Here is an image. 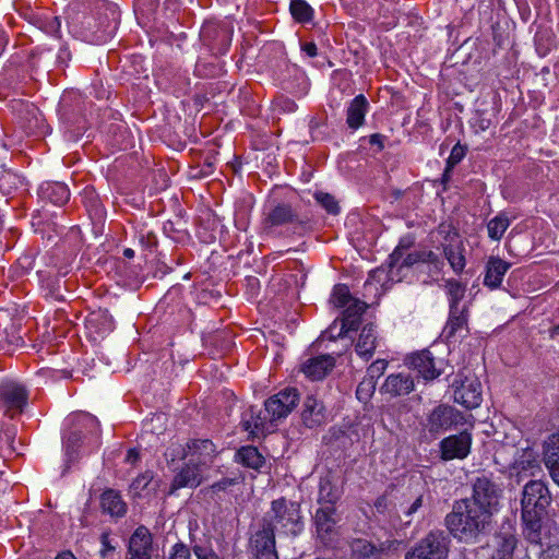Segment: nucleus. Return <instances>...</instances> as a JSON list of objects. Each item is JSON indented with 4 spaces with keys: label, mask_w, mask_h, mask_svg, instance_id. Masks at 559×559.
Listing matches in <instances>:
<instances>
[{
    "label": "nucleus",
    "mask_w": 559,
    "mask_h": 559,
    "mask_svg": "<svg viewBox=\"0 0 559 559\" xmlns=\"http://www.w3.org/2000/svg\"><path fill=\"white\" fill-rule=\"evenodd\" d=\"M491 520L487 511L465 498L454 501L451 512L444 518V525L454 538L475 542L489 530Z\"/></svg>",
    "instance_id": "f257e3e1"
},
{
    "label": "nucleus",
    "mask_w": 559,
    "mask_h": 559,
    "mask_svg": "<svg viewBox=\"0 0 559 559\" xmlns=\"http://www.w3.org/2000/svg\"><path fill=\"white\" fill-rule=\"evenodd\" d=\"M263 518H270L273 532L278 526L285 534L297 536L304 530L300 504L285 498L273 500L271 510Z\"/></svg>",
    "instance_id": "f03ea898"
},
{
    "label": "nucleus",
    "mask_w": 559,
    "mask_h": 559,
    "mask_svg": "<svg viewBox=\"0 0 559 559\" xmlns=\"http://www.w3.org/2000/svg\"><path fill=\"white\" fill-rule=\"evenodd\" d=\"M501 496L500 485L492 477L480 475L474 479L472 497L467 499L483 511H487L488 515L492 518L493 513L498 511Z\"/></svg>",
    "instance_id": "7ed1b4c3"
},
{
    "label": "nucleus",
    "mask_w": 559,
    "mask_h": 559,
    "mask_svg": "<svg viewBox=\"0 0 559 559\" xmlns=\"http://www.w3.org/2000/svg\"><path fill=\"white\" fill-rule=\"evenodd\" d=\"M454 402L465 408H476L481 403V384L479 380L468 371V374L460 372L452 382Z\"/></svg>",
    "instance_id": "20e7f679"
},
{
    "label": "nucleus",
    "mask_w": 559,
    "mask_h": 559,
    "mask_svg": "<svg viewBox=\"0 0 559 559\" xmlns=\"http://www.w3.org/2000/svg\"><path fill=\"white\" fill-rule=\"evenodd\" d=\"M249 552L254 559H278L270 518H262L261 528L251 535Z\"/></svg>",
    "instance_id": "39448f33"
},
{
    "label": "nucleus",
    "mask_w": 559,
    "mask_h": 559,
    "mask_svg": "<svg viewBox=\"0 0 559 559\" xmlns=\"http://www.w3.org/2000/svg\"><path fill=\"white\" fill-rule=\"evenodd\" d=\"M450 533L443 530H432L412 549L427 559H447L450 551ZM418 557V555H416Z\"/></svg>",
    "instance_id": "423d86ee"
},
{
    "label": "nucleus",
    "mask_w": 559,
    "mask_h": 559,
    "mask_svg": "<svg viewBox=\"0 0 559 559\" xmlns=\"http://www.w3.org/2000/svg\"><path fill=\"white\" fill-rule=\"evenodd\" d=\"M308 221L299 217L293 206L288 203H278L273 206L263 221V228L267 234L278 226L292 225L295 233L305 230Z\"/></svg>",
    "instance_id": "0eeeda50"
},
{
    "label": "nucleus",
    "mask_w": 559,
    "mask_h": 559,
    "mask_svg": "<svg viewBox=\"0 0 559 559\" xmlns=\"http://www.w3.org/2000/svg\"><path fill=\"white\" fill-rule=\"evenodd\" d=\"M299 402V394L295 388H286L269 397L264 403V413L276 425L286 418Z\"/></svg>",
    "instance_id": "6e6552de"
},
{
    "label": "nucleus",
    "mask_w": 559,
    "mask_h": 559,
    "mask_svg": "<svg viewBox=\"0 0 559 559\" xmlns=\"http://www.w3.org/2000/svg\"><path fill=\"white\" fill-rule=\"evenodd\" d=\"M0 403L4 412L13 418L23 413L27 404L26 389L15 381H2L0 383Z\"/></svg>",
    "instance_id": "1a4fd4ad"
},
{
    "label": "nucleus",
    "mask_w": 559,
    "mask_h": 559,
    "mask_svg": "<svg viewBox=\"0 0 559 559\" xmlns=\"http://www.w3.org/2000/svg\"><path fill=\"white\" fill-rule=\"evenodd\" d=\"M550 503L551 495L544 481L531 480L524 486L521 499V511L546 512Z\"/></svg>",
    "instance_id": "9d476101"
},
{
    "label": "nucleus",
    "mask_w": 559,
    "mask_h": 559,
    "mask_svg": "<svg viewBox=\"0 0 559 559\" xmlns=\"http://www.w3.org/2000/svg\"><path fill=\"white\" fill-rule=\"evenodd\" d=\"M464 416L461 412L450 405H438L427 418V429L430 433H441L459 424H462Z\"/></svg>",
    "instance_id": "9b49d317"
},
{
    "label": "nucleus",
    "mask_w": 559,
    "mask_h": 559,
    "mask_svg": "<svg viewBox=\"0 0 559 559\" xmlns=\"http://www.w3.org/2000/svg\"><path fill=\"white\" fill-rule=\"evenodd\" d=\"M472 447V436L467 431H462L459 435H452L444 438L440 444V457L443 461L463 460L469 452Z\"/></svg>",
    "instance_id": "f8f14e48"
},
{
    "label": "nucleus",
    "mask_w": 559,
    "mask_h": 559,
    "mask_svg": "<svg viewBox=\"0 0 559 559\" xmlns=\"http://www.w3.org/2000/svg\"><path fill=\"white\" fill-rule=\"evenodd\" d=\"M546 512L522 510V534L526 542L532 545L542 546L543 540L548 536V530L544 526L543 520Z\"/></svg>",
    "instance_id": "ddd939ff"
},
{
    "label": "nucleus",
    "mask_w": 559,
    "mask_h": 559,
    "mask_svg": "<svg viewBox=\"0 0 559 559\" xmlns=\"http://www.w3.org/2000/svg\"><path fill=\"white\" fill-rule=\"evenodd\" d=\"M241 425L246 431L258 438L275 429V424L271 420V417L264 411H255L253 407L243 413Z\"/></svg>",
    "instance_id": "4468645a"
},
{
    "label": "nucleus",
    "mask_w": 559,
    "mask_h": 559,
    "mask_svg": "<svg viewBox=\"0 0 559 559\" xmlns=\"http://www.w3.org/2000/svg\"><path fill=\"white\" fill-rule=\"evenodd\" d=\"M153 538L144 526L138 527L131 535L127 559H152Z\"/></svg>",
    "instance_id": "2eb2a0df"
},
{
    "label": "nucleus",
    "mask_w": 559,
    "mask_h": 559,
    "mask_svg": "<svg viewBox=\"0 0 559 559\" xmlns=\"http://www.w3.org/2000/svg\"><path fill=\"white\" fill-rule=\"evenodd\" d=\"M200 459L194 462L193 459L189 461L174 477L169 495L175 493L181 488H195L202 483V475L200 469Z\"/></svg>",
    "instance_id": "dca6fc26"
},
{
    "label": "nucleus",
    "mask_w": 559,
    "mask_h": 559,
    "mask_svg": "<svg viewBox=\"0 0 559 559\" xmlns=\"http://www.w3.org/2000/svg\"><path fill=\"white\" fill-rule=\"evenodd\" d=\"M406 364L412 370L417 371L425 380H433L441 373V371L436 368L431 353L427 349L409 355L406 358Z\"/></svg>",
    "instance_id": "f3484780"
},
{
    "label": "nucleus",
    "mask_w": 559,
    "mask_h": 559,
    "mask_svg": "<svg viewBox=\"0 0 559 559\" xmlns=\"http://www.w3.org/2000/svg\"><path fill=\"white\" fill-rule=\"evenodd\" d=\"M336 509L333 506L320 507L314 515V524L318 536L322 540L330 539L335 533L336 524L338 522Z\"/></svg>",
    "instance_id": "a211bd4d"
},
{
    "label": "nucleus",
    "mask_w": 559,
    "mask_h": 559,
    "mask_svg": "<svg viewBox=\"0 0 559 559\" xmlns=\"http://www.w3.org/2000/svg\"><path fill=\"white\" fill-rule=\"evenodd\" d=\"M543 461L551 479L559 486V433L549 436L544 442Z\"/></svg>",
    "instance_id": "6ab92c4d"
},
{
    "label": "nucleus",
    "mask_w": 559,
    "mask_h": 559,
    "mask_svg": "<svg viewBox=\"0 0 559 559\" xmlns=\"http://www.w3.org/2000/svg\"><path fill=\"white\" fill-rule=\"evenodd\" d=\"M411 242L401 241L399 246L394 249V251L390 254L389 258V273L393 278V270L395 267H411L416 263L423 262L421 250L414 251L405 254L406 250L409 248Z\"/></svg>",
    "instance_id": "aec40b11"
},
{
    "label": "nucleus",
    "mask_w": 559,
    "mask_h": 559,
    "mask_svg": "<svg viewBox=\"0 0 559 559\" xmlns=\"http://www.w3.org/2000/svg\"><path fill=\"white\" fill-rule=\"evenodd\" d=\"M301 419L308 428H314L325 423V407L314 395H308L304 401Z\"/></svg>",
    "instance_id": "412c9836"
},
{
    "label": "nucleus",
    "mask_w": 559,
    "mask_h": 559,
    "mask_svg": "<svg viewBox=\"0 0 559 559\" xmlns=\"http://www.w3.org/2000/svg\"><path fill=\"white\" fill-rule=\"evenodd\" d=\"M367 309V304L364 301L352 300V302L343 311L340 319L338 336H345L347 332L356 330L359 325L361 316Z\"/></svg>",
    "instance_id": "4be33fe9"
},
{
    "label": "nucleus",
    "mask_w": 559,
    "mask_h": 559,
    "mask_svg": "<svg viewBox=\"0 0 559 559\" xmlns=\"http://www.w3.org/2000/svg\"><path fill=\"white\" fill-rule=\"evenodd\" d=\"M414 379L408 373L390 374L381 386V392L392 397L407 395L414 390Z\"/></svg>",
    "instance_id": "5701e85b"
},
{
    "label": "nucleus",
    "mask_w": 559,
    "mask_h": 559,
    "mask_svg": "<svg viewBox=\"0 0 559 559\" xmlns=\"http://www.w3.org/2000/svg\"><path fill=\"white\" fill-rule=\"evenodd\" d=\"M511 267V263L499 257L491 255L488 258L485 267L484 285L490 289L500 287L503 276Z\"/></svg>",
    "instance_id": "b1692460"
},
{
    "label": "nucleus",
    "mask_w": 559,
    "mask_h": 559,
    "mask_svg": "<svg viewBox=\"0 0 559 559\" xmlns=\"http://www.w3.org/2000/svg\"><path fill=\"white\" fill-rule=\"evenodd\" d=\"M467 306L464 305L459 309H450L449 319L443 328V335L447 340L453 338L456 335L462 336L463 332H467Z\"/></svg>",
    "instance_id": "393cba45"
},
{
    "label": "nucleus",
    "mask_w": 559,
    "mask_h": 559,
    "mask_svg": "<svg viewBox=\"0 0 559 559\" xmlns=\"http://www.w3.org/2000/svg\"><path fill=\"white\" fill-rule=\"evenodd\" d=\"M335 366L331 355H322L308 359L302 366V372L311 380L323 379Z\"/></svg>",
    "instance_id": "a878e982"
},
{
    "label": "nucleus",
    "mask_w": 559,
    "mask_h": 559,
    "mask_svg": "<svg viewBox=\"0 0 559 559\" xmlns=\"http://www.w3.org/2000/svg\"><path fill=\"white\" fill-rule=\"evenodd\" d=\"M518 542L514 528L510 524L502 525L496 535L498 559H512Z\"/></svg>",
    "instance_id": "bb28decb"
},
{
    "label": "nucleus",
    "mask_w": 559,
    "mask_h": 559,
    "mask_svg": "<svg viewBox=\"0 0 559 559\" xmlns=\"http://www.w3.org/2000/svg\"><path fill=\"white\" fill-rule=\"evenodd\" d=\"M342 488L337 484V479H335L331 474H328L320 478L319 481V492H318V503L322 507L333 506L341 499L342 497Z\"/></svg>",
    "instance_id": "cd10ccee"
},
{
    "label": "nucleus",
    "mask_w": 559,
    "mask_h": 559,
    "mask_svg": "<svg viewBox=\"0 0 559 559\" xmlns=\"http://www.w3.org/2000/svg\"><path fill=\"white\" fill-rule=\"evenodd\" d=\"M353 559H383L385 555L384 544L376 545L364 538L354 539L350 543Z\"/></svg>",
    "instance_id": "c85d7f7f"
},
{
    "label": "nucleus",
    "mask_w": 559,
    "mask_h": 559,
    "mask_svg": "<svg viewBox=\"0 0 559 559\" xmlns=\"http://www.w3.org/2000/svg\"><path fill=\"white\" fill-rule=\"evenodd\" d=\"M377 347V333L372 324H367L362 328L358 340L355 344V350L358 356L369 360Z\"/></svg>",
    "instance_id": "c756f323"
},
{
    "label": "nucleus",
    "mask_w": 559,
    "mask_h": 559,
    "mask_svg": "<svg viewBox=\"0 0 559 559\" xmlns=\"http://www.w3.org/2000/svg\"><path fill=\"white\" fill-rule=\"evenodd\" d=\"M454 236L455 239L452 238L448 245L443 246V253L452 270L459 274L464 270L466 261L463 242L459 239L456 234H454Z\"/></svg>",
    "instance_id": "7c9ffc66"
},
{
    "label": "nucleus",
    "mask_w": 559,
    "mask_h": 559,
    "mask_svg": "<svg viewBox=\"0 0 559 559\" xmlns=\"http://www.w3.org/2000/svg\"><path fill=\"white\" fill-rule=\"evenodd\" d=\"M368 100L360 94L357 95L349 104L347 108L346 122L350 129H358L364 124L365 116L368 110Z\"/></svg>",
    "instance_id": "2f4dec72"
},
{
    "label": "nucleus",
    "mask_w": 559,
    "mask_h": 559,
    "mask_svg": "<svg viewBox=\"0 0 559 559\" xmlns=\"http://www.w3.org/2000/svg\"><path fill=\"white\" fill-rule=\"evenodd\" d=\"M100 507L103 512L111 516H123L127 512V504L121 496L114 489L104 491L100 496Z\"/></svg>",
    "instance_id": "473e14b6"
},
{
    "label": "nucleus",
    "mask_w": 559,
    "mask_h": 559,
    "mask_svg": "<svg viewBox=\"0 0 559 559\" xmlns=\"http://www.w3.org/2000/svg\"><path fill=\"white\" fill-rule=\"evenodd\" d=\"M44 198L56 205H63L70 199V191L63 182H47L40 187Z\"/></svg>",
    "instance_id": "72a5a7b5"
},
{
    "label": "nucleus",
    "mask_w": 559,
    "mask_h": 559,
    "mask_svg": "<svg viewBox=\"0 0 559 559\" xmlns=\"http://www.w3.org/2000/svg\"><path fill=\"white\" fill-rule=\"evenodd\" d=\"M511 221L507 216L506 213H499L492 219H490L487 224L488 236L492 240H500L508 227L510 226Z\"/></svg>",
    "instance_id": "f704fd0d"
},
{
    "label": "nucleus",
    "mask_w": 559,
    "mask_h": 559,
    "mask_svg": "<svg viewBox=\"0 0 559 559\" xmlns=\"http://www.w3.org/2000/svg\"><path fill=\"white\" fill-rule=\"evenodd\" d=\"M237 456L243 465L250 468L258 469L264 464V457L259 453L257 448L253 447L241 448Z\"/></svg>",
    "instance_id": "c9c22d12"
},
{
    "label": "nucleus",
    "mask_w": 559,
    "mask_h": 559,
    "mask_svg": "<svg viewBox=\"0 0 559 559\" xmlns=\"http://www.w3.org/2000/svg\"><path fill=\"white\" fill-rule=\"evenodd\" d=\"M289 10L298 23H309L313 19V9L305 0H290Z\"/></svg>",
    "instance_id": "e433bc0d"
},
{
    "label": "nucleus",
    "mask_w": 559,
    "mask_h": 559,
    "mask_svg": "<svg viewBox=\"0 0 559 559\" xmlns=\"http://www.w3.org/2000/svg\"><path fill=\"white\" fill-rule=\"evenodd\" d=\"M447 295L449 297V308L459 309L461 300L465 296V286L456 280L445 282Z\"/></svg>",
    "instance_id": "4c0bfd02"
},
{
    "label": "nucleus",
    "mask_w": 559,
    "mask_h": 559,
    "mask_svg": "<svg viewBox=\"0 0 559 559\" xmlns=\"http://www.w3.org/2000/svg\"><path fill=\"white\" fill-rule=\"evenodd\" d=\"M201 35L204 39L213 40L218 39L222 35L223 41L226 46H228L231 40V31L225 25L207 24L202 28Z\"/></svg>",
    "instance_id": "58836bf2"
},
{
    "label": "nucleus",
    "mask_w": 559,
    "mask_h": 559,
    "mask_svg": "<svg viewBox=\"0 0 559 559\" xmlns=\"http://www.w3.org/2000/svg\"><path fill=\"white\" fill-rule=\"evenodd\" d=\"M352 300H357L352 297L349 289L344 284L335 285L331 296V302L337 308H346Z\"/></svg>",
    "instance_id": "ea45409f"
},
{
    "label": "nucleus",
    "mask_w": 559,
    "mask_h": 559,
    "mask_svg": "<svg viewBox=\"0 0 559 559\" xmlns=\"http://www.w3.org/2000/svg\"><path fill=\"white\" fill-rule=\"evenodd\" d=\"M376 380L365 377L357 386L356 396L360 402H368L376 391Z\"/></svg>",
    "instance_id": "a19ab883"
},
{
    "label": "nucleus",
    "mask_w": 559,
    "mask_h": 559,
    "mask_svg": "<svg viewBox=\"0 0 559 559\" xmlns=\"http://www.w3.org/2000/svg\"><path fill=\"white\" fill-rule=\"evenodd\" d=\"M314 199L329 214L337 215L340 213L338 202L332 194L317 192Z\"/></svg>",
    "instance_id": "79ce46f5"
},
{
    "label": "nucleus",
    "mask_w": 559,
    "mask_h": 559,
    "mask_svg": "<svg viewBox=\"0 0 559 559\" xmlns=\"http://www.w3.org/2000/svg\"><path fill=\"white\" fill-rule=\"evenodd\" d=\"M154 475L152 471H146L145 473L139 475L130 485V490L134 496H139L142 490L147 488V486L153 480Z\"/></svg>",
    "instance_id": "37998d69"
},
{
    "label": "nucleus",
    "mask_w": 559,
    "mask_h": 559,
    "mask_svg": "<svg viewBox=\"0 0 559 559\" xmlns=\"http://www.w3.org/2000/svg\"><path fill=\"white\" fill-rule=\"evenodd\" d=\"M465 154H466V148L463 145H461L460 143H456L452 147L450 156L448 158L447 171L454 165L459 164L464 158Z\"/></svg>",
    "instance_id": "c03bdc74"
},
{
    "label": "nucleus",
    "mask_w": 559,
    "mask_h": 559,
    "mask_svg": "<svg viewBox=\"0 0 559 559\" xmlns=\"http://www.w3.org/2000/svg\"><path fill=\"white\" fill-rule=\"evenodd\" d=\"M237 484V478L225 477L213 485L205 488L207 493L216 495L221 491H225L228 487Z\"/></svg>",
    "instance_id": "a18cd8bd"
},
{
    "label": "nucleus",
    "mask_w": 559,
    "mask_h": 559,
    "mask_svg": "<svg viewBox=\"0 0 559 559\" xmlns=\"http://www.w3.org/2000/svg\"><path fill=\"white\" fill-rule=\"evenodd\" d=\"M188 447L192 451V456L198 452L200 455L203 453L210 454L213 452V443L210 440H194Z\"/></svg>",
    "instance_id": "49530a36"
},
{
    "label": "nucleus",
    "mask_w": 559,
    "mask_h": 559,
    "mask_svg": "<svg viewBox=\"0 0 559 559\" xmlns=\"http://www.w3.org/2000/svg\"><path fill=\"white\" fill-rule=\"evenodd\" d=\"M192 550L198 559H221L212 548L204 545L195 544Z\"/></svg>",
    "instance_id": "de8ad7c7"
},
{
    "label": "nucleus",
    "mask_w": 559,
    "mask_h": 559,
    "mask_svg": "<svg viewBox=\"0 0 559 559\" xmlns=\"http://www.w3.org/2000/svg\"><path fill=\"white\" fill-rule=\"evenodd\" d=\"M82 441V435L81 431H72L69 433V436L66 439L64 442V449H66V456L72 457V453L70 451L72 445L79 447Z\"/></svg>",
    "instance_id": "09e8293b"
},
{
    "label": "nucleus",
    "mask_w": 559,
    "mask_h": 559,
    "mask_svg": "<svg viewBox=\"0 0 559 559\" xmlns=\"http://www.w3.org/2000/svg\"><path fill=\"white\" fill-rule=\"evenodd\" d=\"M386 361L383 359L376 360L372 362L367 371V377H372V380H376V378H379L383 374L384 370L386 369Z\"/></svg>",
    "instance_id": "8fccbe9b"
},
{
    "label": "nucleus",
    "mask_w": 559,
    "mask_h": 559,
    "mask_svg": "<svg viewBox=\"0 0 559 559\" xmlns=\"http://www.w3.org/2000/svg\"><path fill=\"white\" fill-rule=\"evenodd\" d=\"M523 456H525L526 460H515L514 461L513 464L516 468L526 471L531 467L537 466V462H536L532 451H525Z\"/></svg>",
    "instance_id": "3c124183"
},
{
    "label": "nucleus",
    "mask_w": 559,
    "mask_h": 559,
    "mask_svg": "<svg viewBox=\"0 0 559 559\" xmlns=\"http://www.w3.org/2000/svg\"><path fill=\"white\" fill-rule=\"evenodd\" d=\"M170 559H191L190 549L183 543H177L173 546Z\"/></svg>",
    "instance_id": "603ef678"
},
{
    "label": "nucleus",
    "mask_w": 559,
    "mask_h": 559,
    "mask_svg": "<svg viewBox=\"0 0 559 559\" xmlns=\"http://www.w3.org/2000/svg\"><path fill=\"white\" fill-rule=\"evenodd\" d=\"M60 27H61V22H60L59 17L55 16V17L46 21L43 28L47 34H50L56 37H60Z\"/></svg>",
    "instance_id": "864d4df0"
},
{
    "label": "nucleus",
    "mask_w": 559,
    "mask_h": 559,
    "mask_svg": "<svg viewBox=\"0 0 559 559\" xmlns=\"http://www.w3.org/2000/svg\"><path fill=\"white\" fill-rule=\"evenodd\" d=\"M79 423L86 428H97L99 423L97 418L91 414L84 413L78 416Z\"/></svg>",
    "instance_id": "5fc2aeb1"
},
{
    "label": "nucleus",
    "mask_w": 559,
    "mask_h": 559,
    "mask_svg": "<svg viewBox=\"0 0 559 559\" xmlns=\"http://www.w3.org/2000/svg\"><path fill=\"white\" fill-rule=\"evenodd\" d=\"M424 504V496L423 495H419L412 503L411 506L406 509L405 511V515L407 518H411L413 516L414 514H416L419 509H421Z\"/></svg>",
    "instance_id": "6e6d98bb"
},
{
    "label": "nucleus",
    "mask_w": 559,
    "mask_h": 559,
    "mask_svg": "<svg viewBox=\"0 0 559 559\" xmlns=\"http://www.w3.org/2000/svg\"><path fill=\"white\" fill-rule=\"evenodd\" d=\"M15 175L12 173H3L0 176V190H2L4 193H10L9 189H5V186L11 183L12 180H15Z\"/></svg>",
    "instance_id": "4d7b16f0"
},
{
    "label": "nucleus",
    "mask_w": 559,
    "mask_h": 559,
    "mask_svg": "<svg viewBox=\"0 0 559 559\" xmlns=\"http://www.w3.org/2000/svg\"><path fill=\"white\" fill-rule=\"evenodd\" d=\"M421 258H423V262H426V263H430V264H435V265L439 263V257L432 251L421 250Z\"/></svg>",
    "instance_id": "13d9d810"
},
{
    "label": "nucleus",
    "mask_w": 559,
    "mask_h": 559,
    "mask_svg": "<svg viewBox=\"0 0 559 559\" xmlns=\"http://www.w3.org/2000/svg\"><path fill=\"white\" fill-rule=\"evenodd\" d=\"M340 322V319L334 320V322L329 326V329L324 332V335L330 340H336L340 337L337 335L338 331L336 332L337 324Z\"/></svg>",
    "instance_id": "bf43d9fd"
},
{
    "label": "nucleus",
    "mask_w": 559,
    "mask_h": 559,
    "mask_svg": "<svg viewBox=\"0 0 559 559\" xmlns=\"http://www.w3.org/2000/svg\"><path fill=\"white\" fill-rule=\"evenodd\" d=\"M385 136L380 134V133H374L372 135H370L369 138V143L371 145H377L379 147V150H382L383 148V141H384Z\"/></svg>",
    "instance_id": "052dcab7"
},
{
    "label": "nucleus",
    "mask_w": 559,
    "mask_h": 559,
    "mask_svg": "<svg viewBox=\"0 0 559 559\" xmlns=\"http://www.w3.org/2000/svg\"><path fill=\"white\" fill-rule=\"evenodd\" d=\"M302 50L309 56V57H316L317 56V46L314 43H306L302 45Z\"/></svg>",
    "instance_id": "680f3d73"
},
{
    "label": "nucleus",
    "mask_w": 559,
    "mask_h": 559,
    "mask_svg": "<svg viewBox=\"0 0 559 559\" xmlns=\"http://www.w3.org/2000/svg\"><path fill=\"white\" fill-rule=\"evenodd\" d=\"M102 544L104 548L102 549L100 554L103 557H105L107 550H114V547L109 545L108 535L106 533L102 534L100 536Z\"/></svg>",
    "instance_id": "e2e57ef3"
},
{
    "label": "nucleus",
    "mask_w": 559,
    "mask_h": 559,
    "mask_svg": "<svg viewBox=\"0 0 559 559\" xmlns=\"http://www.w3.org/2000/svg\"><path fill=\"white\" fill-rule=\"evenodd\" d=\"M140 455H139V452L135 451L134 449H130L128 451V454H127V457H126V461L130 464H135L136 461L139 460Z\"/></svg>",
    "instance_id": "0e129e2a"
},
{
    "label": "nucleus",
    "mask_w": 559,
    "mask_h": 559,
    "mask_svg": "<svg viewBox=\"0 0 559 559\" xmlns=\"http://www.w3.org/2000/svg\"><path fill=\"white\" fill-rule=\"evenodd\" d=\"M56 559H76L71 551H62L56 556Z\"/></svg>",
    "instance_id": "69168bd1"
},
{
    "label": "nucleus",
    "mask_w": 559,
    "mask_h": 559,
    "mask_svg": "<svg viewBox=\"0 0 559 559\" xmlns=\"http://www.w3.org/2000/svg\"><path fill=\"white\" fill-rule=\"evenodd\" d=\"M4 439V441L8 443L9 447H11V443L13 442V433L10 431H5L3 437L1 438V441Z\"/></svg>",
    "instance_id": "338daca9"
},
{
    "label": "nucleus",
    "mask_w": 559,
    "mask_h": 559,
    "mask_svg": "<svg viewBox=\"0 0 559 559\" xmlns=\"http://www.w3.org/2000/svg\"><path fill=\"white\" fill-rule=\"evenodd\" d=\"M557 335H559V324L555 325V326L550 330V337H551V338H555Z\"/></svg>",
    "instance_id": "774afa93"
}]
</instances>
